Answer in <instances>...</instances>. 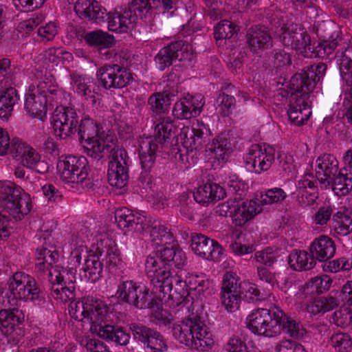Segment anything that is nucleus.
<instances>
[{"instance_id": "obj_47", "label": "nucleus", "mask_w": 352, "mask_h": 352, "mask_svg": "<svg viewBox=\"0 0 352 352\" xmlns=\"http://www.w3.org/2000/svg\"><path fill=\"white\" fill-rule=\"evenodd\" d=\"M176 276L179 280H173L175 286L173 287L170 296H172V298H175L177 300L183 301L189 296L190 291L195 289L198 282V277L195 276H190L186 278V280H183L181 276L178 275L177 271Z\"/></svg>"}, {"instance_id": "obj_37", "label": "nucleus", "mask_w": 352, "mask_h": 352, "mask_svg": "<svg viewBox=\"0 0 352 352\" xmlns=\"http://www.w3.org/2000/svg\"><path fill=\"white\" fill-rule=\"evenodd\" d=\"M115 218L118 226L122 230L134 229L137 231L145 229L143 223L145 217L139 214H134L131 210L123 208L116 211Z\"/></svg>"}, {"instance_id": "obj_23", "label": "nucleus", "mask_w": 352, "mask_h": 352, "mask_svg": "<svg viewBox=\"0 0 352 352\" xmlns=\"http://www.w3.org/2000/svg\"><path fill=\"white\" fill-rule=\"evenodd\" d=\"M204 105V102L201 95L188 96L175 104L173 114L177 119H190L198 116Z\"/></svg>"}, {"instance_id": "obj_6", "label": "nucleus", "mask_w": 352, "mask_h": 352, "mask_svg": "<svg viewBox=\"0 0 352 352\" xmlns=\"http://www.w3.org/2000/svg\"><path fill=\"white\" fill-rule=\"evenodd\" d=\"M118 302L126 303L138 309L158 307L160 299L153 296L149 289L133 280L120 278L116 293Z\"/></svg>"}, {"instance_id": "obj_16", "label": "nucleus", "mask_w": 352, "mask_h": 352, "mask_svg": "<svg viewBox=\"0 0 352 352\" xmlns=\"http://www.w3.org/2000/svg\"><path fill=\"white\" fill-rule=\"evenodd\" d=\"M129 330L133 340L142 346L145 352H164L168 349L164 336L156 329L140 322H132Z\"/></svg>"}, {"instance_id": "obj_59", "label": "nucleus", "mask_w": 352, "mask_h": 352, "mask_svg": "<svg viewBox=\"0 0 352 352\" xmlns=\"http://www.w3.org/2000/svg\"><path fill=\"white\" fill-rule=\"evenodd\" d=\"M221 300L222 305L229 312H234L239 307L241 296L239 293H230L228 292H221Z\"/></svg>"}, {"instance_id": "obj_54", "label": "nucleus", "mask_w": 352, "mask_h": 352, "mask_svg": "<svg viewBox=\"0 0 352 352\" xmlns=\"http://www.w3.org/2000/svg\"><path fill=\"white\" fill-rule=\"evenodd\" d=\"M151 241L156 246L170 244L173 241L172 232L164 226L155 224L150 230Z\"/></svg>"}, {"instance_id": "obj_41", "label": "nucleus", "mask_w": 352, "mask_h": 352, "mask_svg": "<svg viewBox=\"0 0 352 352\" xmlns=\"http://www.w3.org/2000/svg\"><path fill=\"white\" fill-rule=\"evenodd\" d=\"M331 283L332 280L326 274L315 276L305 283L300 295L304 296L305 298L310 296V299H312V296L320 294L328 291L331 287Z\"/></svg>"}, {"instance_id": "obj_18", "label": "nucleus", "mask_w": 352, "mask_h": 352, "mask_svg": "<svg viewBox=\"0 0 352 352\" xmlns=\"http://www.w3.org/2000/svg\"><path fill=\"white\" fill-rule=\"evenodd\" d=\"M192 56L191 47L179 40L162 48L155 56V62L157 67L163 71L170 67L175 60L190 61Z\"/></svg>"}, {"instance_id": "obj_5", "label": "nucleus", "mask_w": 352, "mask_h": 352, "mask_svg": "<svg viewBox=\"0 0 352 352\" xmlns=\"http://www.w3.org/2000/svg\"><path fill=\"white\" fill-rule=\"evenodd\" d=\"M79 140L84 143L88 156L99 160L110 148L109 137L104 131L100 132L97 123L89 118L82 119L78 125Z\"/></svg>"}, {"instance_id": "obj_28", "label": "nucleus", "mask_w": 352, "mask_h": 352, "mask_svg": "<svg viewBox=\"0 0 352 352\" xmlns=\"http://www.w3.org/2000/svg\"><path fill=\"white\" fill-rule=\"evenodd\" d=\"M311 101L294 97L290 100L287 110L289 120L296 126H301L307 122L311 115Z\"/></svg>"}, {"instance_id": "obj_58", "label": "nucleus", "mask_w": 352, "mask_h": 352, "mask_svg": "<svg viewBox=\"0 0 352 352\" xmlns=\"http://www.w3.org/2000/svg\"><path fill=\"white\" fill-rule=\"evenodd\" d=\"M179 78L175 73L167 75L162 82L163 91H160L170 101L179 92Z\"/></svg>"}, {"instance_id": "obj_49", "label": "nucleus", "mask_w": 352, "mask_h": 352, "mask_svg": "<svg viewBox=\"0 0 352 352\" xmlns=\"http://www.w3.org/2000/svg\"><path fill=\"white\" fill-rule=\"evenodd\" d=\"M239 31V25L228 20H223L214 27V36L218 45H221L224 40L236 37Z\"/></svg>"}, {"instance_id": "obj_32", "label": "nucleus", "mask_w": 352, "mask_h": 352, "mask_svg": "<svg viewBox=\"0 0 352 352\" xmlns=\"http://www.w3.org/2000/svg\"><path fill=\"white\" fill-rule=\"evenodd\" d=\"M309 250L314 256L316 261H326L333 256L336 246L331 238L322 235L314 240Z\"/></svg>"}, {"instance_id": "obj_62", "label": "nucleus", "mask_w": 352, "mask_h": 352, "mask_svg": "<svg viewBox=\"0 0 352 352\" xmlns=\"http://www.w3.org/2000/svg\"><path fill=\"white\" fill-rule=\"evenodd\" d=\"M219 111L222 116H228L236 107V100L234 96L223 94H220L217 100Z\"/></svg>"}, {"instance_id": "obj_50", "label": "nucleus", "mask_w": 352, "mask_h": 352, "mask_svg": "<svg viewBox=\"0 0 352 352\" xmlns=\"http://www.w3.org/2000/svg\"><path fill=\"white\" fill-rule=\"evenodd\" d=\"M80 37L90 46H98L103 48H109L115 44L113 36L101 30L82 32Z\"/></svg>"}, {"instance_id": "obj_45", "label": "nucleus", "mask_w": 352, "mask_h": 352, "mask_svg": "<svg viewBox=\"0 0 352 352\" xmlns=\"http://www.w3.org/2000/svg\"><path fill=\"white\" fill-rule=\"evenodd\" d=\"M282 317L278 320V325L280 327V333L283 330L290 337L296 339H302L307 334V330L303 327L300 322L288 316L280 309Z\"/></svg>"}, {"instance_id": "obj_27", "label": "nucleus", "mask_w": 352, "mask_h": 352, "mask_svg": "<svg viewBox=\"0 0 352 352\" xmlns=\"http://www.w3.org/2000/svg\"><path fill=\"white\" fill-rule=\"evenodd\" d=\"M338 161L331 154H324L316 161V175L321 184L331 181L339 171Z\"/></svg>"}, {"instance_id": "obj_48", "label": "nucleus", "mask_w": 352, "mask_h": 352, "mask_svg": "<svg viewBox=\"0 0 352 352\" xmlns=\"http://www.w3.org/2000/svg\"><path fill=\"white\" fill-rule=\"evenodd\" d=\"M19 99L18 92L13 87H8L0 91V117L1 118L8 119Z\"/></svg>"}, {"instance_id": "obj_57", "label": "nucleus", "mask_w": 352, "mask_h": 352, "mask_svg": "<svg viewBox=\"0 0 352 352\" xmlns=\"http://www.w3.org/2000/svg\"><path fill=\"white\" fill-rule=\"evenodd\" d=\"M229 192L232 194L234 201H239L245 196L248 185L236 176L230 177L228 182Z\"/></svg>"}, {"instance_id": "obj_60", "label": "nucleus", "mask_w": 352, "mask_h": 352, "mask_svg": "<svg viewBox=\"0 0 352 352\" xmlns=\"http://www.w3.org/2000/svg\"><path fill=\"white\" fill-rule=\"evenodd\" d=\"M333 320L337 326L342 328L352 326V309L341 307L333 313Z\"/></svg>"}, {"instance_id": "obj_55", "label": "nucleus", "mask_w": 352, "mask_h": 352, "mask_svg": "<svg viewBox=\"0 0 352 352\" xmlns=\"http://www.w3.org/2000/svg\"><path fill=\"white\" fill-rule=\"evenodd\" d=\"M329 343L337 352H350L352 349V338L346 333H333L330 338Z\"/></svg>"}, {"instance_id": "obj_43", "label": "nucleus", "mask_w": 352, "mask_h": 352, "mask_svg": "<svg viewBox=\"0 0 352 352\" xmlns=\"http://www.w3.org/2000/svg\"><path fill=\"white\" fill-rule=\"evenodd\" d=\"M324 184L325 187L331 186L332 190L338 196L346 195L352 190V170L344 173L340 170L333 177L331 181L326 182Z\"/></svg>"}, {"instance_id": "obj_52", "label": "nucleus", "mask_w": 352, "mask_h": 352, "mask_svg": "<svg viewBox=\"0 0 352 352\" xmlns=\"http://www.w3.org/2000/svg\"><path fill=\"white\" fill-rule=\"evenodd\" d=\"M24 321V314L18 308L2 309L0 310V330L8 329L18 324H21Z\"/></svg>"}, {"instance_id": "obj_7", "label": "nucleus", "mask_w": 352, "mask_h": 352, "mask_svg": "<svg viewBox=\"0 0 352 352\" xmlns=\"http://www.w3.org/2000/svg\"><path fill=\"white\" fill-rule=\"evenodd\" d=\"M327 66L324 63L307 66L295 74L290 79L289 89L292 98L296 97L311 100V94L322 79Z\"/></svg>"}, {"instance_id": "obj_12", "label": "nucleus", "mask_w": 352, "mask_h": 352, "mask_svg": "<svg viewBox=\"0 0 352 352\" xmlns=\"http://www.w3.org/2000/svg\"><path fill=\"white\" fill-rule=\"evenodd\" d=\"M109 145L110 148L104 153L105 155L109 153L108 182L111 186L121 189L128 183L129 158L123 148L116 145L113 137H109Z\"/></svg>"}, {"instance_id": "obj_11", "label": "nucleus", "mask_w": 352, "mask_h": 352, "mask_svg": "<svg viewBox=\"0 0 352 352\" xmlns=\"http://www.w3.org/2000/svg\"><path fill=\"white\" fill-rule=\"evenodd\" d=\"M151 8L149 1H131L123 12L108 16V28L111 32H128L135 27L138 18L146 16Z\"/></svg>"}, {"instance_id": "obj_63", "label": "nucleus", "mask_w": 352, "mask_h": 352, "mask_svg": "<svg viewBox=\"0 0 352 352\" xmlns=\"http://www.w3.org/2000/svg\"><path fill=\"white\" fill-rule=\"evenodd\" d=\"M32 146L19 138H13L9 153L16 160H21Z\"/></svg>"}, {"instance_id": "obj_25", "label": "nucleus", "mask_w": 352, "mask_h": 352, "mask_svg": "<svg viewBox=\"0 0 352 352\" xmlns=\"http://www.w3.org/2000/svg\"><path fill=\"white\" fill-rule=\"evenodd\" d=\"M71 76V85L75 94L81 97L84 100L95 104L97 96V85L94 80L85 75L73 73Z\"/></svg>"}, {"instance_id": "obj_34", "label": "nucleus", "mask_w": 352, "mask_h": 352, "mask_svg": "<svg viewBox=\"0 0 352 352\" xmlns=\"http://www.w3.org/2000/svg\"><path fill=\"white\" fill-rule=\"evenodd\" d=\"M49 101L43 96L34 94H26L24 108L27 113L32 118H38L42 121L46 118Z\"/></svg>"}, {"instance_id": "obj_53", "label": "nucleus", "mask_w": 352, "mask_h": 352, "mask_svg": "<svg viewBox=\"0 0 352 352\" xmlns=\"http://www.w3.org/2000/svg\"><path fill=\"white\" fill-rule=\"evenodd\" d=\"M332 227L335 234L345 236L352 232V218L342 212L333 215Z\"/></svg>"}, {"instance_id": "obj_64", "label": "nucleus", "mask_w": 352, "mask_h": 352, "mask_svg": "<svg viewBox=\"0 0 352 352\" xmlns=\"http://www.w3.org/2000/svg\"><path fill=\"white\" fill-rule=\"evenodd\" d=\"M80 344L86 348L87 352H107L109 349L100 340L91 338L89 336L84 337L80 340Z\"/></svg>"}, {"instance_id": "obj_29", "label": "nucleus", "mask_w": 352, "mask_h": 352, "mask_svg": "<svg viewBox=\"0 0 352 352\" xmlns=\"http://www.w3.org/2000/svg\"><path fill=\"white\" fill-rule=\"evenodd\" d=\"M40 96L46 98L49 105L54 107L61 99L62 90L58 87L55 78L51 74H46L37 85Z\"/></svg>"}, {"instance_id": "obj_22", "label": "nucleus", "mask_w": 352, "mask_h": 352, "mask_svg": "<svg viewBox=\"0 0 352 352\" xmlns=\"http://www.w3.org/2000/svg\"><path fill=\"white\" fill-rule=\"evenodd\" d=\"M280 38L285 46L291 47L302 52L308 48L310 50V38L302 25L292 23L281 28Z\"/></svg>"}, {"instance_id": "obj_46", "label": "nucleus", "mask_w": 352, "mask_h": 352, "mask_svg": "<svg viewBox=\"0 0 352 352\" xmlns=\"http://www.w3.org/2000/svg\"><path fill=\"white\" fill-rule=\"evenodd\" d=\"M161 148L155 141L152 140H146L142 142L140 144V163L142 170H151L153 167L156 153Z\"/></svg>"}, {"instance_id": "obj_8", "label": "nucleus", "mask_w": 352, "mask_h": 352, "mask_svg": "<svg viewBox=\"0 0 352 352\" xmlns=\"http://www.w3.org/2000/svg\"><path fill=\"white\" fill-rule=\"evenodd\" d=\"M0 207L21 220L30 211V199L20 186L0 181Z\"/></svg>"}, {"instance_id": "obj_15", "label": "nucleus", "mask_w": 352, "mask_h": 352, "mask_svg": "<svg viewBox=\"0 0 352 352\" xmlns=\"http://www.w3.org/2000/svg\"><path fill=\"white\" fill-rule=\"evenodd\" d=\"M96 76L100 85L105 89H119L133 81V75L125 67L116 63L105 64L98 69Z\"/></svg>"}, {"instance_id": "obj_51", "label": "nucleus", "mask_w": 352, "mask_h": 352, "mask_svg": "<svg viewBox=\"0 0 352 352\" xmlns=\"http://www.w3.org/2000/svg\"><path fill=\"white\" fill-rule=\"evenodd\" d=\"M58 253L55 250L54 247H51L50 249L47 248H43L37 250L36 258L38 263H36V268L38 270L45 272H49L50 268L55 267L53 265L58 260Z\"/></svg>"}, {"instance_id": "obj_38", "label": "nucleus", "mask_w": 352, "mask_h": 352, "mask_svg": "<svg viewBox=\"0 0 352 352\" xmlns=\"http://www.w3.org/2000/svg\"><path fill=\"white\" fill-rule=\"evenodd\" d=\"M96 329L98 330L99 337L114 342L117 344L126 346L130 341V334L126 333L122 327L102 324V322H100Z\"/></svg>"}, {"instance_id": "obj_17", "label": "nucleus", "mask_w": 352, "mask_h": 352, "mask_svg": "<svg viewBox=\"0 0 352 352\" xmlns=\"http://www.w3.org/2000/svg\"><path fill=\"white\" fill-rule=\"evenodd\" d=\"M275 149L269 145H252L245 157V168L256 173L267 170L275 161Z\"/></svg>"}, {"instance_id": "obj_10", "label": "nucleus", "mask_w": 352, "mask_h": 352, "mask_svg": "<svg viewBox=\"0 0 352 352\" xmlns=\"http://www.w3.org/2000/svg\"><path fill=\"white\" fill-rule=\"evenodd\" d=\"M76 273L74 267L64 269L58 265L50 268L47 274L48 280L52 285L51 294L56 300L67 302L75 299Z\"/></svg>"}, {"instance_id": "obj_35", "label": "nucleus", "mask_w": 352, "mask_h": 352, "mask_svg": "<svg viewBox=\"0 0 352 352\" xmlns=\"http://www.w3.org/2000/svg\"><path fill=\"white\" fill-rule=\"evenodd\" d=\"M104 264L97 252L89 254L85 259L80 276L86 281L96 283L102 277Z\"/></svg>"}, {"instance_id": "obj_42", "label": "nucleus", "mask_w": 352, "mask_h": 352, "mask_svg": "<svg viewBox=\"0 0 352 352\" xmlns=\"http://www.w3.org/2000/svg\"><path fill=\"white\" fill-rule=\"evenodd\" d=\"M288 263L296 271L309 270L313 269L316 261L311 253L305 250H293L289 255Z\"/></svg>"}, {"instance_id": "obj_56", "label": "nucleus", "mask_w": 352, "mask_h": 352, "mask_svg": "<svg viewBox=\"0 0 352 352\" xmlns=\"http://www.w3.org/2000/svg\"><path fill=\"white\" fill-rule=\"evenodd\" d=\"M170 102L171 101L162 94L157 92L152 94L148 98V104L152 112L157 115H161L168 111Z\"/></svg>"}, {"instance_id": "obj_36", "label": "nucleus", "mask_w": 352, "mask_h": 352, "mask_svg": "<svg viewBox=\"0 0 352 352\" xmlns=\"http://www.w3.org/2000/svg\"><path fill=\"white\" fill-rule=\"evenodd\" d=\"M226 195L224 188L214 183H207L200 186L193 192L194 199L202 204L223 199Z\"/></svg>"}, {"instance_id": "obj_24", "label": "nucleus", "mask_w": 352, "mask_h": 352, "mask_svg": "<svg viewBox=\"0 0 352 352\" xmlns=\"http://www.w3.org/2000/svg\"><path fill=\"white\" fill-rule=\"evenodd\" d=\"M190 246L196 254L208 260H219L222 254V248L218 242L201 234H196L192 237Z\"/></svg>"}, {"instance_id": "obj_13", "label": "nucleus", "mask_w": 352, "mask_h": 352, "mask_svg": "<svg viewBox=\"0 0 352 352\" xmlns=\"http://www.w3.org/2000/svg\"><path fill=\"white\" fill-rule=\"evenodd\" d=\"M69 314L78 321L95 324L96 329L102 322L108 312L109 307L100 300L86 298L82 300H70Z\"/></svg>"}, {"instance_id": "obj_31", "label": "nucleus", "mask_w": 352, "mask_h": 352, "mask_svg": "<svg viewBox=\"0 0 352 352\" xmlns=\"http://www.w3.org/2000/svg\"><path fill=\"white\" fill-rule=\"evenodd\" d=\"M262 208L257 201H243L231 213L232 223L236 226H243L261 212Z\"/></svg>"}, {"instance_id": "obj_19", "label": "nucleus", "mask_w": 352, "mask_h": 352, "mask_svg": "<svg viewBox=\"0 0 352 352\" xmlns=\"http://www.w3.org/2000/svg\"><path fill=\"white\" fill-rule=\"evenodd\" d=\"M210 135L211 131L208 126L197 120L190 129L184 127L181 130L179 139L187 150L192 151L208 146Z\"/></svg>"}, {"instance_id": "obj_1", "label": "nucleus", "mask_w": 352, "mask_h": 352, "mask_svg": "<svg viewBox=\"0 0 352 352\" xmlns=\"http://www.w3.org/2000/svg\"><path fill=\"white\" fill-rule=\"evenodd\" d=\"M185 263V254L182 250L173 246L165 247L155 254L147 256L145 272L153 284L159 287V291L166 293L172 291L173 280H179L173 267L180 269Z\"/></svg>"}, {"instance_id": "obj_4", "label": "nucleus", "mask_w": 352, "mask_h": 352, "mask_svg": "<svg viewBox=\"0 0 352 352\" xmlns=\"http://www.w3.org/2000/svg\"><path fill=\"white\" fill-rule=\"evenodd\" d=\"M339 47L336 55L341 79L349 87H352V45L349 41L337 36L331 41H322L315 47L316 56L324 58Z\"/></svg>"}, {"instance_id": "obj_26", "label": "nucleus", "mask_w": 352, "mask_h": 352, "mask_svg": "<svg viewBox=\"0 0 352 352\" xmlns=\"http://www.w3.org/2000/svg\"><path fill=\"white\" fill-rule=\"evenodd\" d=\"M316 181L310 175H304L298 181L297 201L302 207L314 205L318 197Z\"/></svg>"}, {"instance_id": "obj_61", "label": "nucleus", "mask_w": 352, "mask_h": 352, "mask_svg": "<svg viewBox=\"0 0 352 352\" xmlns=\"http://www.w3.org/2000/svg\"><path fill=\"white\" fill-rule=\"evenodd\" d=\"M278 252L271 248H267L262 251L256 252L254 254V258L256 262L266 266H272L277 261Z\"/></svg>"}, {"instance_id": "obj_39", "label": "nucleus", "mask_w": 352, "mask_h": 352, "mask_svg": "<svg viewBox=\"0 0 352 352\" xmlns=\"http://www.w3.org/2000/svg\"><path fill=\"white\" fill-rule=\"evenodd\" d=\"M174 129L175 126L170 118L160 116L155 126L153 138L146 140L155 141L162 148L164 144L170 139Z\"/></svg>"}, {"instance_id": "obj_2", "label": "nucleus", "mask_w": 352, "mask_h": 352, "mask_svg": "<svg viewBox=\"0 0 352 352\" xmlns=\"http://www.w3.org/2000/svg\"><path fill=\"white\" fill-rule=\"evenodd\" d=\"M171 329L176 340L197 351H207L214 344L211 332L197 316L175 323Z\"/></svg>"}, {"instance_id": "obj_30", "label": "nucleus", "mask_w": 352, "mask_h": 352, "mask_svg": "<svg viewBox=\"0 0 352 352\" xmlns=\"http://www.w3.org/2000/svg\"><path fill=\"white\" fill-rule=\"evenodd\" d=\"M74 8L80 17L95 20L96 22L103 21L109 15L99 1H76Z\"/></svg>"}, {"instance_id": "obj_33", "label": "nucleus", "mask_w": 352, "mask_h": 352, "mask_svg": "<svg viewBox=\"0 0 352 352\" xmlns=\"http://www.w3.org/2000/svg\"><path fill=\"white\" fill-rule=\"evenodd\" d=\"M208 148L212 155V158L218 161L219 165L226 162L228 155L232 151L231 142L228 135L221 133L208 144Z\"/></svg>"}, {"instance_id": "obj_40", "label": "nucleus", "mask_w": 352, "mask_h": 352, "mask_svg": "<svg viewBox=\"0 0 352 352\" xmlns=\"http://www.w3.org/2000/svg\"><path fill=\"white\" fill-rule=\"evenodd\" d=\"M174 129L175 126L170 118L160 116L155 126L153 138L146 140L155 141L162 148L164 144L170 139Z\"/></svg>"}, {"instance_id": "obj_21", "label": "nucleus", "mask_w": 352, "mask_h": 352, "mask_svg": "<svg viewBox=\"0 0 352 352\" xmlns=\"http://www.w3.org/2000/svg\"><path fill=\"white\" fill-rule=\"evenodd\" d=\"M245 39L248 48L253 54H260L273 45L271 33L264 25H256L248 28Z\"/></svg>"}, {"instance_id": "obj_20", "label": "nucleus", "mask_w": 352, "mask_h": 352, "mask_svg": "<svg viewBox=\"0 0 352 352\" xmlns=\"http://www.w3.org/2000/svg\"><path fill=\"white\" fill-rule=\"evenodd\" d=\"M52 122L55 134L60 139H65L76 132L78 116L72 107H56Z\"/></svg>"}, {"instance_id": "obj_3", "label": "nucleus", "mask_w": 352, "mask_h": 352, "mask_svg": "<svg viewBox=\"0 0 352 352\" xmlns=\"http://www.w3.org/2000/svg\"><path fill=\"white\" fill-rule=\"evenodd\" d=\"M57 169L60 179L65 184L87 190L93 188V179L89 176L90 168L85 156H62L58 161Z\"/></svg>"}, {"instance_id": "obj_14", "label": "nucleus", "mask_w": 352, "mask_h": 352, "mask_svg": "<svg viewBox=\"0 0 352 352\" xmlns=\"http://www.w3.org/2000/svg\"><path fill=\"white\" fill-rule=\"evenodd\" d=\"M10 295L9 303L11 300H35L40 297L41 289L37 286L35 279L23 272H16L8 283Z\"/></svg>"}, {"instance_id": "obj_44", "label": "nucleus", "mask_w": 352, "mask_h": 352, "mask_svg": "<svg viewBox=\"0 0 352 352\" xmlns=\"http://www.w3.org/2000/svg\"><path fill=\"white\" fill-rule=\"evenodd\" d=\"M98 254L102 262L105 261V265L109 270H113L122 265L119 250L113 241L107 240L104 248H98Z\"/></svg>"}, {"instance_id": "obj_9", "label": "nucleus", "mask_w": 352, "mask_h": 352, "mask_svg": "<svg viewBox=\"0 0 352 352\" xmlns=\"http://www.w3.org/2000/svg\"><path fill=\"white\" fill-rule=\"evenodd\" d=\"M280 309L258 308L252 311L246 318L247 327L254 334L267 338L280 335L278 320L282 317Z\"/></svg>"}]
</instances>
